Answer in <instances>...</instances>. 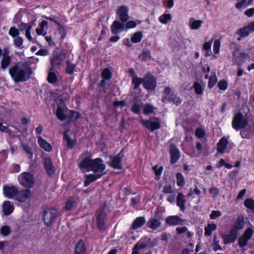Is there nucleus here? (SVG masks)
<instances>
[{
  "label": "nucleus",
  "mask_w": 254,
  "mask_h": 254,
  "mask_svg": "<svg viewBox=\"0 0 254 254\" xmlns=\"http://www.w3.org/2000/svg\"><path fill=\"white\" fill-rule=\"evenodd\" d=\"M106 165L100 158L92 160L90 157H87L80 162V169L85 171H92L101 177L106 173Z\"/></svg>",
  "instance_id": "1"
},
{
  "label": "nucleus",
  "mask_w": 254,
  "mask_h": 254,
  "mask_svg": "<svg viewBox=\"0 0 254 254\" xmlns=\"http://www.w3.org/2000/svg\"><path fill=\"white\" fill-rule=\"evenodd\" d=\"M9 73L12 79L18 83L28 80L32 71L27 63H18L9 68Z\"/></svg>",
  "instance_id": "2"
},
{
  "label": "nucleus",
  "mask_w": 254,
  "mask_h": 254,
  "mask_svg": "<svg viewBox=\"0 0 254 254\" xmlns=\"http://www.w3.org/2000/svg\"><path fill=\"white\" fill-rule=\"evenodd\" d=\"M249 124L246 116L241 113H237L234 115L232 126L236 130H238L246 127Z\"/></svg>",
  "instance_id": "3"
},
{
  "label": "nucleus",
  "mask_w": 254,
  "mask_h": 254,
  "mask_svg": "<svg viewBox=\"0 0 254 254\" xmlns=\"http://www.w3.org/2000/svg\"><path fill=\"white\" fill-rule=\"evenodd\" d=\"M54 108L56 109L58 118L62 121L65 120L67 116L68 111L64 100L61 98L57 99L54 105Z\"/></svg>",
  "instance_id": "4"
},
{
  "label": "nucleus",
  "mask_w": 254,
  "mask_h": 254,
  "mask_svg": "<svg viewBox=\"0 0 254 254\" xmlns=\"http://www.w3.org/2000/svg\"><path fill=\"white\" fill-rule=\"evenodd\" d=\"M20 184L25 188H31L35 184L34 176L29 172H23L18 177Z\"/></svg>",
  "instance_id": "5"
},
{
  "label": "nucleus",
  "mask_w": 254,
  "mask_h": 254,
  "mask_svg": "<svg viewBox=\"0 0 254 254\" xmlns=\"http://www.w3.org/2000/svg\"><path fill=\"white\" fill-rule=\"evenodd\" d=\"M58 216V211L54 209H48L43 213V220L45 225L48 227L51 226L55 222Z\"/></svg>",
  "instance_id": "6"
},
{
  "label": "nucleus",
  "mask_w": 254,
  "mask_h": 254,
  "mask_svg": "<svg viewBox=\"0 0 254 254\" xmlns=\"http://www.w3.org/2000/svg\"><path fill=\"white\" fill-rule=\"evenodd\" d=\"M254 232L253 227L247 228L244 233L239 238L238 245L240 247L243 248L247 246L248 241L252 238Z\"/></svg>",
  "instance_id": "7"
},
{
  "label": "nucleus",
  "mask_w": 254,
  "mask_h": 254,
  "mask_svg": "<svg viewBox=\"0 0 254 254\" xmlns=\"http://www.w3.org/2000/svg\"><path fill=\"white\" fill-rule=\"evenodd\" d=\"M249 54L240 50H235L233 53L232 60L238 64H241L249 59Z\"/></svg>",
  "instance_id": "8"
},
{
  "label": "nucleus",
  "mask_w": 254,
  "mask_h": 254,
  "mask_svg": "<svg viewBox=\"0 0 254 254\" xmlns=\"http://www.w3.org/2000/svg\"><path fill=\"white\" fill-rule=\"evenodd\" d=\"M116 16L122 22H126L129 18V8L126 5H121L116 9Z\"/></svg>",
  "instance_id": "9"
},
{
  "label": "nucleus",
  "mask_w": 254,
  "mask_h": 254,
  "mask_svg": "<svg viewBox=\"0 0 254 254\" xmlns=\"http://www.w3.org/2000/svg\"><path fill=\"white\" fill-rule=\"evenodd\" d=\"M65 59L64 54L56 55L50 58L51 67L50 70H54L55 69L59 67L63 64Z\"/></svg>",
  "instance_id": "10"
},
{
  "label": "nucleus",
  "mask_w": 254,
  "mask_h": 254,
  "mask_svg": "<svg viewBox=\"0 0 254 254\" xmlns=\"http://www.w3.org/2000/svg\"><path fill=\"white\" fill-rule=\"evenodd\" d=\"M141 123L147 129L153 131L155 129H159L160 127V123L158 119H155L153 121L152 119L150 120H146L144 119H141Z\"/></svg>",
  "instance_id": "11"
},
{
  "label": "nucleus",
  "mask_w": 254,
  "mask_h": 254,
  "mask_svg": "<svg viewBox=\"0 0 254 254\" xmlns=\"http://www.w3.org/2000/svg\"><path fill=\"white\" fill-rule=\"evenodd\" d=\"M64 139L66 141L67 147L72 148L75 145L76 142L74 132L69 130H67L64 133Z\"/></svg>",
  "instance_id": "12"
},
{
  "label": "nucleus",
  "mask_w": 254,
  "mask_h": 254,
  "mask_svg": "<svg viewBox=\"0 0 254 254\" xmlns=\"http://www.w3.org/2000/svg\"><path fill=\"white\" fill-rule=\"evenodd\" d=\"M32 192L30 190L27 189L20 191L18 190L15 199L21 202H24L30 200Z\"/></svg>",
  "instance_id": "13"
},
{
  "label": "nucleus",
  "mask_w": 254,
  "mask_h": 254,
  "mask_svg": "<svg viewBox=\"0 0 254 254\" xmlns=\"http://www.w3.org/2000/svg\"><path fill=\"white\" fill-rule=\"evenodd\" d=\"M229 144L231 148L234 146L233 143H229L228 137H223L221 138L217 143V150L218 153H224L226 152L227 146Z\"/></svg>",
  "instance_id": "14"
},
{
  "label": "nucleus",
  "mask_w": 254,
  "mask_h": 254,
  "mask_svg": "<svg viewBox=\"0 0 254 254\" xmlns=\"http://www.w3.org/2000/svg\"><path fill=\"white\" fill-rule=\"evenodd\" d=\"M3 193L9 199H15L18 191L17 187L15 186H5L3 188Z\"/></svg>",
  "instance_id": "15"
},
{
  "label": "nucleus",
  "mask_w": 254,
  "mask_h": 254,
  "mask_svg": "<svg viewBox=\"0 0 254 254\" xmlns=\"http://www.w3.org/2000/svg\"><path fill=\"white\" fill-rule=\"evenodd\" d=\"M156 81L151 75H147L143 79V85L148 90H153L156 87Z\"/></svg>",
  "instance_id": "16"
},
{
  "label": "nucleus",
  "mask_w": 254,
  "mask_h": 254,
  "mask_svg": "<svg viewBox=\"0 0 254 254\" xmlns=\"http://www.w3.org/2000/svg\"><path fill=\"white\" fill-rule=\"evenodd\" d=\"M254 132V124L250 123L246 127L243 128L241 131V135L243 138H250Z\"/></svg>",
  "instance_id": "17"
},
{
  "label": "nucleus",
  "mask_w": 254,
  "mask_h": 254,
  "mask_svg": "<svg viewBox=\"0 0 254 254\" xmlns=\"http://www.w3.org/2000/svg\"><path fill=\"white\" fill-rule=\"evenodd\" d=\"M185 220L178 215H171L166 219V223L170 226H176L184 224Z\"/></svg>",
  "instance_id": "18"
},
{
  "label": "nucleus",
  "mask_w": 254,
  "mask_h": 254,
  "mask_svg": "<svg viewBox=\"0 0 254 254\" xmlns=\"http://www.w3.org/2000/svg\"><path fill=\"white\" fill-rule=\"evenodd\" d=\"M253 32H254V21L240 29L238 31V34L242 37H245Z\"/></svg>",
  "instance_id": "19"
},
{
  "label": "nucleus",
  "mask_w": 254,
  "mask_h": 254,
  "mask_svg": "<svg viewBox=\"0 0 254 254\" xmlns=\"http://www.w3.org/2000/svg\"><path fill=\"white\" fill-rule=\"evenodd\" d=\"M238 232L235 230L231 229L229 234H223L222 238L224 240V243L227 244L233 242L237 238Z\"/></svg>",
  "instance_id": "20"
},
{
  "label": "nucleus",
  "mask_w": 254,
  "mask_h": 254,
  "mask_svg": "<svg viewBox=\"0 0 254 254\" xmlns=\"http://www.w3.org/2000/svg\"><path fill=\"white\" fill-rule=\"evenodd\" d=\"M110 166L114 169H120L122 168V154H118L116 156H110Z\"/></svg>",
  "instance_id": "21"
},
{
  "label": "nucleus",
  "mask_w": 254,
  "mask_h": 254,
  "mask_svg": "<svg viewBox=\"0 0 254 254\" xmlns=\"http://www.w3.org/2000/svg\"><path fill=\"white\" fill-rule=\"evenodd\" d=\"M144 217H138L133 222L132 226L128 231V234L133 233V230L141 227L145 223Z\"/></svg>",
  "instance_id": "22"
},
{
  "label": "nucleus",
  "mask_w": 254,
  "mask_h": 254,
  "mask_svg": "<svg viewBox=\"0 0 254 254\" xmlns=\"http://www.w3.org/2000/svg\"><path fill=\"white\" fill-rule=\"evenodd\" d=\"M204 21L202 20H197L193 17L190 18L188 22V26L191 30H197L199 29Z\"/></svg>",
  "instance_id": "23"
},
{
  "label": "nucleus",
  "mask_w": 254,
  "mask_h": 254,
  "mask_svg": "<svg viewBox=\"0 0 254 254\" xmlns=\"http://www.w3.org/2000/svg\"><path fill=\"white\" fill-rule=\"evenodd\" d=\"M44 164L47 173L52 176L55 172V169L53 165L52 160L50 158L47 157L44 159Z\"/></svg>",
  "instance_id": "24"
},
{
  "label": "nucleus",
  "mask_w": 254,
  "mask_h": 254,
  "mask_svg": "<svg viewBox=\"0 0 254 254\" xmlns=\"http://www.w3.org/2000/svg\"><path fill=\"white\" fill-rule=\"evenodd\" d=\"M124 24L117 20L114 21L111 26V31L114 34H118L125 29Z\"/></svg>",
  "instance_id": "25"
},
{
  "label": "nucleus",
  "mask_w": 254,
  "mask_h": 254,
  "mask_svg": "<svg viewBox=\"0 0 254 254\" xmlns=\"http://www.w3.org/2000/svg\"><path fill=\"white\" fill-rule=\"evenodd\" d=\"M96 220L98 227L101 230L104 229L106 220V215L103 211L99 212Z\"/></svg>",
  "instance_id": "26"
},
{
  "label": "nucleus",
  "mask_w": 254,
  "mask_h": 254,
  "mask_svg": "<svg viewBox=\"0 0 254 254\" xmlns=\"http://www.w3.org/2000/svg\"><path fill=\"white\" fill-rule=\"evenodd\" d=\"M3 211L5 215H10L14 210L13 203L9 201H5L2 204Z\"/></svg>",
  "instance_id": "27"
},
{
  "label": "nucleus",
  "mask_w": 254,
  "mask_h": 254,
  "mask_svg": "<svg viewBox=\"0 0 254 254\" xmlns=\"http://www.w3.org/2000/svg\"><path fill=\"white\" fill-rule=\"evenodd\" d=\"M170 152L171 154V162L172 164L177 162L180 157L179 150L174 146L172 145L170 147Z\"/></svg>",
  "instance_id": "28"
},
{
  "label": "nucleus",
  "mask_w": 254,
  "mask_h": 254,
  "mask_svg": "<svg viewBox=\"0 0 254 254\" xmlns=\"http://www.w3.org/2000/svg\"><path fill=\"white\" fill-rule=\"evenodd\" d=\"M48 22L47 21L43 20L42 21L39 27H38L36 29V32L37 34L40 35H46L47 34V30L48 29Z\"/></svg>",
  "instance_id": "29"
},
{
  "label": "nucleus",
  "mask_w": 254,
  "mask_h": 254,
  "mask_svg": "<svg viewBox=\"0 0 254 254\" xmlns=\"http://www.w3.org/2000/svg\"><path fill=\"white\" fill-rule=\"evenodd\" d=\"M244 219L243 216H239L235 221L233 227L231 229L235 230V231L237 232L239 230L242 229L244 227Z\"/></svg>",
  "instance_id": "30"
},
{
  "label": "nucleus",
  "mask_w": 254,
  "mask_h": 254,
  "mask_svg": "<svg viewBox=\"0 0 254 254\" xmlns=\"http://www.w3.org/2000/svg\"><path fill=\"white\" fill-rule=\"evenodd\" d=\"M147 225L150 228L155 230L161 226V222L158 219L152 218L148 221Z\"/></svg>",
  "instance_id": "31"
},
{
  "label": "nucleus",
  "mask_w": 254,
  "mask_h": 254,
  "mask_svg": "<svg viewBox=\"0 0 254 254\" xmlns=\"http://www.w3.org/2000/svg\"><path fill=\"white\" fill-rule=\"evenodd\" d=\"M38 143L39 146L43 148L45 151L50 152L52 150V146L50 143L47 142L41 136H39L38 138Z\"/></svg>",
  "instance_id": "32"
},
{
  "label": "nucleus",
  "mask_w": 254,
  "mask_h": 254,
  "mask_svg": "<svg viewBox=\"0 0 254 254\" xmlns=\"http://www.w3.org/2000/svg\"><path fill=\"white\" fill-rule=\"evenodd\" d=\"M100 178L101 177L100 176L95 173L86 175V180L84 182V186L87 187L90 183Z\"/></svg>",
  "instance_id": "33"
},
{
  "label": "nucleus",
  "mask_w": 254,
  "mask_h": 254,
  "mask_svg": "<svg viewBox=\"0 0 254 254\" xmlns=\"http://www.w3.org/2000/svg\"><path fill=\"white\" fill-rule=\"evenodd\" d=\"M217 228L216 225L212 222L211 223L208 224L204 228V235L206 236H210L212 235L213 231H215Z\"/></svg>",
  "instance_id": "34"
},
{
  "label": "nucleus",
  "mask_w": 254,
  "mask_h": 254,
  "mask_svg": "<svg viewBox=\"0 0 254 254\" xmlns=\"http://www.w3.org/2000/svg\"><path fill=\"white\" fill-rule=\"evenodd\" d=\"M177 205L180 208L181 210L185 209L186 200L184 198V195L181 192L179 193L177 197Z\"/></svg>",
  "instance_id": "35"
},
{
  "label": "nucleus",
  "mask_w": 254,
  "mask_h": 254,
  "mask_svg": "<svg viewBox=\"0 0 254 254\" xmlns=\"http://www.w3.org/2000/svg\"><path fill=\"white\" fill-rule=\"evenodd\" d=\"M147 245L144 243L138 242L132 249L131 254H139L140 250L145 249Z\"/></svg>",
  "instance_id": "36"
},
{
  "label": "nucleus",
  "mask_w": 254,
  "mask_h": 254,
  "mask_svg": "<svg viewBox=\"0 0 254 254\" xmlns=\"http://www.w3.org/2000/svg\"><path fill=\"white\" fill-rule=\"evenodd\" d=\"M143 38V34L141 32L137 31L135 32L131 37V41L133 43L140 42Z\"/></svg>",
  "instance_id": "37"
},
{
  "label": "nucleus",
  "mask_w": 254,
  "mask_h": 254,
  "mask_svg": "<svg viewBox=\"0 0 254 254\" xmlns=\"http://www.w3.org/2000/svg\"><path fill=\"white\" fill-rule=\"evenodd\" d=\"M162 101L164 102L172 101L176 105H180L182 102L180 98L177 96H175L173 98H172L171 97L164 96L162 98Z\"/></svg>",
  "instance_id": "38"
},
{
  "label": "nucleus",
  "mask_w": 254,
  "mask_h": 254,
  "mask_svg": "<svg viewBox=\"0 0 254 254\" xmlns=\"http://www.w3.org/2000/svg\"><path fill=\"white\" fill-rule=\"evenodd\" d=\"M156 108L150 104H146L143 107V112L145 115L153 113Z\"/></svg>",
  "instance_id": "39"
},
{
  "label": "nucleus",
  "mask_w": 254,
  "mask_h": 254,
  "mask_svg": "<svg viewBox=\"0 0 254 254\" xmlns=\"http://www.w3.org/2000/svg\"><path fill=\"white\" fill-rule=\"evenodd\" d=\"M172 18L171 15L169 13H164L161 15L158 20L160 23L163 24H167L168 22L171 20Z\"/></svg>",
  "instance_id": "40"
},
{
  "label": "nucleus",
  "mask_w": 254,
  "mask_h": 254,
  "mask_svg": "<svg viewBox=\"0 0 254 254\" xmlns=\"http://www.w3.org/2000/svg\"><path fill=\"white\" fill-rule=\"evenodd\" d=\"M195 91V93L199 95H201L203 94L204 90V87H202L201 84L197 82H194L192 87Z\"/></svg>",
  "instance_id": "41"
},
{
  "label": "nucleus",
  "mask_w": 254,
  "mask_h": 254,
  "mask_svg": "<svg viewBox=\"0 0 254 254\" xmlns=\"http://www.w3.org/2000/svg\"><path fill=\"white\" fill-rule=\"evenodd\" d=\"M11 63V57H3L1 61V68L4 70H5L8 66Z\"/></svg>",
  "instance_id": "42"
},
{
  "label": "nucleus",
  "mask_w": 254,
  "mask_h": 254,
  "mask_svg": "<svg viewBox=\"0 0 254 254\" xmlns=\"http://www.w3.org/2000/svg\"><path fill=\"white\" fill-rule=\"evenodd\" d=\"M47 79L49 82L52 84L55 83L58 80L57 74L53 70H50Z\"/></svg>",
  "instance_id": "43"
},
{
  "label": "nucleus",
  "mask_w": 254,
  "mask_h": 254,
  "mask_svg": "<svg viewBox=\"0 0 254 254\" xmlns=\"http://www.w3.org/2000/svg\"><path fill=\"white\" fill-rule=\"evenodd\" d=\"M176 180H177V185L180 187H182L184 186L185 181V178L182 175V174L180 173H178L176 174Z\"/></svg>",
  "instance_id": "44"
},
{
  "label": "nucleus",
  "mask_w": 254,
  "mask_h": 254,
  "mask_svg": "<svg viewBox=\"0 0 254 254\" xmlns=\"http://www.w3.org/2000/svg\"><path fill=\"white\" fill-rule=\"evenodd\" d=\"M127 22L125 25V27L127 29L135 28L137 25L141 23V21L139 20H137L136 21L127 20Z\"/></svg>",
  "instance_id": "45"
},
{
  "label": "nucleus",
  "mask_w": 254,
  "mask_h": 254,
  "mask_svg": "<svg viewBox=\"0 0 254 254\" xmlns=\"http://www.w3.org/2000/svg\"><path fill=\"white\" fill-rule=\"evenodd\" d=\"M151 58L150 52L149 51H143L140 56V58L145 62H149Z\"/></svg>",
  "instance_id": "46"
},
{
  "label": "nucleus",
  "mask_w": 254,
  "mask_h": 254,
  "mask_svg": "<svg viewBox=\"0 0 254 254\" xmlns=\"http://www.w3.org/2000/svg\"><path fill=\"white\" fill-rule=\"evenodd\" d=\"M76 205V202L73 198H70L66 202L65 208L66 210H70Z\"/></svg>",
  "instance_id": "47"
},
{
  "label": "nucleus",
  "mask_w": 254,
  "mask_h": 254,
  "mask_svg": "<svg viewBox=\"0 0 254 254\" xmlns=\"http://www.w3.org/2000/svg\"><path fill=\"white\" fill-rule=\"evenodd\" d=\"M143 82V79L141 78L136 77L132 79V84L133 85L134 88H138Z\"/></svg>",
  "instance_id": "48"
},
{
  "label": "nucleus",
  "mask_w": 254,
  "mask_h": 254,
  "mask_svg": "<svg viewBox=\"0 0 254 254\" xmlns=\"http://www.w3.org/2000/svg\"><path fill=\"white\" fill-rule=\"evenodd\" d=\"M245 206L251 210H253L254 208V200L252 198H247L244 202Z\"/></svg>",
  "instance_id": "49"
},
{
  "label": "nucleus",
  "mask_w": 254,
  "mask_h": 254,
  "mask_svg": "<svg viewBox=\"0 0 254 254\" xmlns=\"http://www.w3.org/2000/svg\"><path fill=\"white\" fill-rule=\"evenodd\" d=\"M74 64L71 63L70 62L68 61L67 62L66 72L69 74H72L74 71Z\"/></svg>",
  "instance_id": "50"
},
{
  "label": "nucleus",
  "mask_w": 254,
  "mask_h": 254,
  "mask_svg": "<svg viewBox=\"0 0 254 254\" xmlns=\"http://www.w3.org/2000/svg\"><path fill=\"white\" fill-rule=\"evenodd\" d=\"M10 232V229L8 226H3L0 229V234L4 236H8Z\"/></svg>",
  "instance_id": "51"
},
{
  "label": "nucleus",
  "mask_w": 254,
  "mask_h": 254,
  "mask_svg": "<svg viewBox=\"0 0 254 254\" xmlns=\"http://www.w3.org/2000/svg\"><path fill=\"white\" fill-rule=\"evenodd\" d=\"M217 81V78L215 75H213L211 76L209 79L208 86L210 88H212L216 83Z\"/></svg>",
  "instance_id": "52"
},
{
  "label": "nucleus",
  "mask_w": 254,
  "mask_h": 254,
  "mask_svg": "<svg viewBox=\"0 0 254 254\" xmlns=\"http://www.w3.org/2000/svg\"><path fill=\"white\" fill-rule=\"evenodd\" d=\"M220 41L219 40H216L213 44V52L215 54H218L219 52L220 47Z\"/></svg>",
  "instance_id": "53"
},
{
  "label": "nucleus",
  "mask_w": 254,
  "mask_h": 254,
  "mask_svg": "<svg viewBox=\"0 0 254 254\" xmlns=\"http://www.w3.org/2000/svg\"><path fill=\"white\" fill-rule=\"evenodd\" d=\"M141 106L138 103H135L131 107V111L136 114H138L141 110Z\"/></svg>",
  "instance_id": "54"
},
{
  "label": "nucleus",
  "mask_w": 254,
  "mask_h": 254,
  "mask_svg": "<svg viewBox=\"0 0 254 254\" xmlns=\"http://www.w3.org/2000/svg\"><path fill=\"white\" fill-rule=\"evenodd\" d=\"M228 83L226 80H222L220 81L218 83V87L220 90H226L227 88Z\"/></svg>",
  "instance_id": "55"
},
{
  "label": "nucleus",
  "mask_w": 254,
  "mask_h": 254,
  "mask_svg": "<svg viewBox=\"0 0 254 254\" xmlns=\"http://www.w3.org/2000/svg\"><path fill=\"white\" fill-rule=\"evenodd\" d=\"M9 34L13 38H15L19 35V32L17 28L11 27L9 31Z\"/></svg>",
  "instance_id": "56"
},
{
  "label": "nucleus",
  "mask_w": 254,
  "mask_h": 254,
  "mask_svg": "<svg viewBox=\"0 0 254 254\" xmlns=\"http://www.w3.org/2000/svg\"><path fill=\"white\" fill-rule=\"evenodd\" d=\"M102 76L104 79H109L111 77V72L108 68H105L102 72Z\"/></svg>",
  "instance_id": "57"
},
{
  "label": "nucleus",
  "mask_w": 254,
  "mask_h": 254,
  "mask_svg": "<svg viewBox=\"0 0 254 254\" xmlns=\"http://www.w3.org/2000/svg\"><path fill=\"white\" fill-rule=\"evenodd\" d=\"M14 38V44L15 46L20 47L22 45L23 40L21 37L17 36Z\"/></svg>",
  "instance_id": "58"
},
{
  "label": "nucleus",
  "mask_w": 254,
  "mask_h": 254,
  "mask_svg": "<svg viewBox=\"0 0 254 254\" xmlns=\"http://www.w3.org/2000/svg\"><path fill=\"white\" fill-rule=\"evenodd\" d=\"M163 192L164 193H173L174 192V190L172 186L169 185L167 184L166 185L163 190Z\"/></svg>",
  "instance_id": "59"
},
{
  "label": "nucleus",
  "mask_w": 254,
  "mask_h": 254,
  "mask_svg": "<svg viewBox=\"0 0 254 254\" xmlns=\"http://www.w3.org/2000/svg\"><path fill=\"white\" fill-rule=\"evenodd\" d=\"M221 215V212L219 210H213L210 214V218L211 219L214 220L220 216Z\"/></svg>",
  "instance_id": "60"
},
{
  "label": "nucleus",
  "mask_w": 254,
  "mask_h": 254,
  "mask_svg": "<svg viewBox=\"0 0 254 254\" xmlns=\"http://www.w3.org/2000/svg\"><path fill=\"white\" fill-rule=\"evenodd\" d=\"M249 5L248 3V0H242L241 1L238 2L236 6L238 9L244 8Z\"/></svg>",
  "instance_id": "61"
},
{
  "label": "nucleus",
  "mask_w": 254,
  "mask_h": 254,
  "mask_svg": "<svg viewBox=\"0 0 254 254\" xmlns=\"http://www.w3.org/2000/svg\"><path fill=\"white\" fill-rule=\"evenodd\" d=\"M209 193L212 197L217 195L219 193V189L216 187H213L209 189Z\"/></svg>",
  "instance_id": "62"
},
{
  "label": "nucleus",
  "mask_w": 254,
  "mask_h": 254,
  "mask_svg": "<svg viewBox=\"0 0 254 254\" xmlns=\"http://www.w3.org/2000/svg\"><path fill=\"white\" fill-rule=\"evenodd\" d=\"M205 132L204 130L198 128L196 129L195 135L198 138H202L204 136Z\"/></svg>",
  "instance_id": "63"
},
{
  "label": "nucleus",
  "mask_w": 254,
  "mask_h": 254,
  "mask_svg": "<svg viewBox=\"0 0 254 254\" xmlns=\"http://www.w3.org/2000/svg\"><path fill=\"white\" fill-rule=\"evenodd\" d=\"M49 54V51L46 49H41L36 53V55L42 56H45Z\"/></svg>",
  "instance_id": "64"
}]
</instances>
